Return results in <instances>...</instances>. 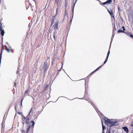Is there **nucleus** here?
Returning <instances> with one entry per match:
<instances>
[{"label":"nucleus","mask_w":133,"mask_h":133,"mask_svg":"<svg viewBox=\"0 0 133 133\" xmlns=\"http://www.w3.org/2000/svg\"><path fill=\"white\" fill-rule=\"evenodd\" d=\"M16 80L14 82V85L13 86L14 87L15 86V88L16 87Z\"/></svg>","instance_id":"obj_29"},{"label":"nucleus","mask_w":133,"mask_h":133,"mask_svg":"<svg viewBox=\"0 0 133 133\" xmlns=\"http://www.w3.org/2000/svg\"><path fill=\"white\" fill-rule=\"evenodd\" d=\"M29 92V90H27L25 91V95H24V96L23 97H24V96H25V97L26 96H27V95H28V94Z\"/></svg>","instance_id":"obj_11"},{"label":"nucleus","mask_w":133,"mask_h":133,"mask_svg":"<svg viewBox=\"0 0 133 133\" xmlns=\"http://www.w3.org/2000/svg\"><path fill=\"white\" fill-rule=\"evenodd\" d=\"M58 98H57V100H58Z\"/></svg>","instance_id":"obj_48"},{"label":"nucleus","mask_w":133,"mask_h":133,"mask_svg":"<svg viewBox=\"0 0 133 133\" xmlns=\"http://www.w3.org/2000/svg\"><path fill=\"white\" fill-rule=\"evenodd\" d=\"M2 127H3V125H2Z\"/></svg>","instance_id":"obj_51"},{"label":"nucleus","mask_w":133,"mask_h":133,"mask_svg":"<svg viewBox=\"0 0 133 133\" xmlns=\"http://www.w3.org/2000/svg\"><path fill=\"white\" fill-rule=\"evenodd\" d=\"M23 117H24V120H25L26 118V119L27 118V117H25L24 116H23Z\"/></svg>","instance_id":"obj_37"},{"label":"nucleus","mask_w":133,"mask_h":133,"mask_svg":"<svg viewBox=\"0 0 133 133\" xmlns=\"http://www.w3.org/2000/svg\"><path fill=\"white\" fill-rule=\"evenodd\" d=\"M122 28H123V31H125V27L124 26H123L122 27Z\"/></svg>","instance_id":"obj_31"},{"label":"nucleus","mask_w":133,"mask_h":133,"mask_svg":"<svg viewBox=\"0 0 133 133\" xmlns=\"http://www.w3.org/2000/svg\"><path fill=\"white\" fill-rule=\"evenodd\" d=\"M58 98H57V100H58Z\"/></svg>","instance_id":"obj_50"},{"label":"nucleus","mask_w":133,"mask_h":133,"mask_svg":"<svg viewBox=\"0 0 133 133\" xmlns=\"http://www.w3.org/2000/svg\"><path fill=\"white\" fill-rule=\"evenodd\" d=\"M106 133H110V130H109L108 129L107 130Z\"/></svg>","instance_id":"obj_28"},{"label":"nucleus","mask_w":133,"mask_h":133,"mask_svg":"<svg viewBox=\"0 0 133 133\" xmlns=\"http://www.w3.org/2000/svg\"><path fill=\"white\" fill-rule=\"evenodd\" d=\"M53 64H54V63H53V62H52V65H53Z\"/></svg>","instance_id":"obj_42"},{"label":"nucleus","mask_w":133,"mask_h":133,"mask_svg":"<svg viewBox=\"0 0 133 133\" xmlns=\"http://www.w3.org/2000/svg\"><path fill=\"white\" fill-rule=\"evenodd\" d=\"M54 18L53 19L52 18V20L51 21V26H52V25L53 24V23H54Z\"/></svg>","instance_id":"obj_23"},{"label":"nucleus","mask_w":133,"mask_h":133,"mask_svg":"<svg viewBox=\"0 0 133 133\" xmlns=\"http://www.w3.org/2000/svg\"><path fill=\"white\" fill-rule=\"evenodd\" d=\"M112 0H108L106 2L107 4H109L112 2Z\"/></svg>","instance_id":"obj_17"},{"label":"nucleus","mask_w":133,"mask_h":133,"mask_svg":"<svg viewBox=\"0 0 133 133\" xmlns=\"http://www.w3.org/2000/svg\"><path fill=\"white\" fill-rule=\"evenodd\" d=\"M32 109H31V110H30V112H29V114H28V116L29 115H30V113H31V112Z\"/></svg>","instance_id":"obj_34"},{"label":"nucleus","mask_w":133,"mask_h":133,"mask_svg":"<svg viewBox=\"0 0 133 133\" xmlns=\"http://www.w3.org/2000/svg\"><path fill=\"white\" fill-rule=\"evenodd\" d=\"M57 32L56 31H54V34H53V37L55 40H56V34H57Z\"/></svg>","instance_id":"obj_13"},{"label":"nucleus","mask_w":133,"mask_h":133,"mask_svg":"<svg viewBox=\"0 0 133 133\" xmlns=\"http://www.w3.org/2000/svg\"><path fill=\"white\" fill-rule=\"evenodd\" d=\"M31 123H32V125L31 126L30 125H29L25 131L23 129L22 133H28L30 128L31 129H33L35 123L33 121H32Z\"/></svg>","instance_id":"obj_2"},{"label":"nucleus","mask_w":133,"mask_h":133,"mask_svg":"<svg viewBox=\"0 0 133 133\" xmlns=\"http://www.w3.org/2000/svg\"><path fill=\"white\" fill-rule=\"evenodd\" d=\"M102 133H104V132H102Z\"/></svg>","instance_id":"obj_47"},{"label":"nucleus","mask_w":133,"mask_h":133,"mask_svg":"<svg viewBox=\"0 0 133 133\" xmlns=\"http://www.w3.org/2000/svg\"><path fill=\"white\" fill-rule=\"evenodd\" d=\"M94 72V71L93 72H92L90 74V75H91L93 73H94V72Z\"/></svg>","instance_id":"obj_39"},{"label":"nucleus","mask_w":133,"mask_h":133,"mask_svg":"<svg viewBox=\"0 0 133 133\" xmlns=\"http://www.w3.org/2000/svg\"><path fill=\"white\" fill-rule=\"evenodd\" d=\"M128 36H130L131 37V36L130 35H132L131 34V33L130 32H125V33Z\"/></svg>","instance_id":"obj_24"},{"label":"nucleus","mask_w":133,"mask_h":133,"mask_svg":"<svg viewBox=\"0 0 133 133\" xmlns=\"http://www.w3.org/2000/svg\"><path fill=\"white\" fill-rule=\"evenodd\" d=\"M2 42L3 40V36H2Z\"/></svg>","instance_id":"obj_41"},{"label":"nucleus","mask_w":133,"mask_h":133,"mask_svg":"<svg viewBox=\"0 0 133 133\" xmlns=\"http://www.w3.org/2000/svg\"><path fill=\"white\" fill-rule=\"evenodd\" d=\"M114 35H115V33H113L112 36L111 38V42H110V46L111 44V42H112V39L114 37Z\"/></svg>","instance_id":"obj_15"},{"label":"nucleus","mask_w":133,"mask_h":133,"mask_svg":"<svg viewBox=\"0 0 133 133\" xmlns=\"http://www.w3.org/2000/svg\"><path fill=\"white\" fill-rule=\"evenodd\" d=\"M115 0H114V2H115Z\"/></svg>","instance_id":"obj_46"},{"label":"nucleus","mask_w":133,"mask_h":133,"mask_svg":"<svg viewBox=\"0 0 133 133\" xmlns=\"http://www.w3.org/2000/svg\"><path fill=\"white\" fill-rule=\"evenodd\" d=\"M5 50L8 52H9L10 50H11V47H10V46H9V49L8 48V47L6 46L5 45Z\"/></svg>","instance_id":"obj_9"},{"label":"nucleus","mask_w":133,"mask_h":133,"mask_svg":"<svg viewBox=\"0 0 133 133\" xmlns=\"http://www.w3.org/2000/svg\"><path fill=\"white\" fill-rule=\"evenodd\" d=\"M110 15L111 16L112 18H113L114 19H115L114 14L112 12L111 13Z\"/></svg>","instance_id":"obj_18"},{"label":"nucleus","mask_w":133,"mask_h":133,"mask_svg":"<svg viewBox=\"0 0 133 133\" xmlns=\"http://www.w3.org/2000/svg\"><path fill=\"white\" fill-rule=\"evenodd\" d=\"M77 1V0H76L75 2V3L74 4V5H73V6L72 8V13H73V15H74V6H75V4Z\"/></svg>","instance_id":"obj_14"},{"label":"nucleus","mask_w":133,"mask_h":133,"mask_svg":"<svg viewBox=\"0 0 133 133\" xmlns=\"http://www.w3.org/2000/svg\"><path fill=\"white\" fill-rule=\"evenodd\" d=\"M17 113L19 114V115H21V112H17Z\"/></svg>","instance_id":"obj_38"},{"label":"nucleus","mask_w":133,"mask_h":133,"mask_svg":"<svg viewBox=\"0 0 133 133\" xmlns=\"http://www.w3.org/2000/svg\"><path fill=\"white\" fill-rule=\"evenodd\" d=\"M29 118H27L26 119V120L25 121V122L26 123V124L28 125H29L30 124V123L29 122Z\"/></svg>","instance_id":"obj_10"},{"label":"nucleus","mask_w":133,"mask_h":133,"mask_svg":"<svg viewBox=\"0 0 133 133\" xmlns=\"http://www.w3.org/2000/svg\"><path fill=\"white\" fill-rule=\"evenodd\" d=\"M132 129H133V128H132Z\"/></svg>","instance_id":"obj_53"},{"label":"nucleus","mask_w":133,"mask_h":133,"mask_svg":"<svg viewBox=\"0 0 133 133\" xmlns=\"http://www.w3.org/2000/svg\"><path fill=\"white\" fill-rule=\"evenodd\" d=\"M16 74H17L18 75H19V74L20 73H19V71H17V72H16Z\"/></svg>","instance_id":"obj_33"},{"label":"nucleus","mask_w":133,"mask_h":133,"mask_svg":"<svg viewBox=\"0 0 133 133\" xmlns=\"http://www.w3.org/2000/svg\"><path fill=\"white\" fill-rule=\"evenodd\" d=\"M107 10L110 14L112 12V10L111 9H107Z\"/></svg>","instance_id":"obj_16"},{"label":"nucleus","mask_w":133,"mask_h":133,"mask_svg":"<svg viewBox=\"0 0 133 133\" xmlns=\"http://www.w3.org/2000/svg\"><path fill=\"white\" fill-rule=\"evenodd\" d=\"M3 27L1 23L0 25V31H1V34L2 36H4L5 33L4 30L3 29Z\"/></svg>","instance_id":"obj_6"},{"label":"nucleus","mask_w":133,"mask_h":133,"mask_svg":"<svg viewBox=\"0 0 133 133\" xmlns=\"http://www.w3.org/2000/svg\"><path fill=\"white\" fill-rule=\"evenodd\" d=\"M130 126L131 127H133V121L130 124Z\"/></svg>","instance_id":"obj_32"},{"label":"nucleus","mask_w":133,"mask_h":133,"mask_svg":"<svg viewBox=\"0 0 133 133\" xmlns=\"http://www.w3.org/2000/svg\"><path fill=\"white\" fill-rule=\"evenodd\" d=\"M67 1L66 0H65V6L66 7V6H67Z\"/></svg>","instance_id":"obj_30"},{"label":"nucleus","mask_w":133,"mask_h":133,"mask_svg":"<svg viewBox=\"0 0 133 133\" xmlns=\"http://www.w3.org/2000/svg\"><path fill=\"white\" fill-rule=\"evenodd\" d=\"M116 28L115 27V25L114 24V28H113V33H115V32L116 31Z\"/></svg>","instance_id":"obj_20"},{"label":"nucleus","mask_w":133,"mask_h":133,"mask_svg":"<svg viewBox=\"0 0 133 133\" xmlns=\"http://www.w3.org/2000/svg\"><path fill=\"white\" fill-rule=\"evenodd\" d=\"M108 58L106 57V58L105 59V60L104 63V64H105L106 62H107V61L108 59Z\"/></svg>","instance_id":"obj_27"},{"label":"nucleus","mask_w":133,"mask_h":133,"mask_svg":"<svg viewBox=\"0 0 133 133\" xmlns=\"http://www.w3.org/2000/svg\"><path fill=\"white\" fill-rule=\"evenodd\" d=\"M62 66H63V64H62V66L61 68L62 67Z\"/></svg>","instance_id":"obj_44"},{"label":"nucleus","mask_w":133,"mask_h":133,"mask_svg":"<svg viewBox=\"0 0 133 133\" xmlns=\"http://www.w3.org/2000/svg\"><path fill=\"white\" fill-rule=\"evenodd\" d=\"M103 65V64L102 65H101L100 66H99V67H98V68H97V69H96L94 71V72H96V71H97L98 70V69H100L101 67Z\"/></svg>","instance_id":"obj_19"},{"label":"nucleus","mask_w":133,"mask_h":133,"mask_svg":"<svg viewBox=\"0 0 133 133\" xmlns=\"http://www.w3.org/2000/svg\"><path fill=\"white\" fill-rule=\"evenodd\" d=\"M58 98H57V100H58Z\"/></svg>","instance_id":"obj_49"},{"label":"nucleus","mask_w":133,"mask_h":133,"mask_svg":"<svg viewBox=\"0 0 133 133\" xmlns=\"http://www.w3.org/2000/svg\"><path fill=\"white\" fill-rule=\"evenodd\" d=\"M118 33H120L121 32H123V33H125V32H124V31H123L121 30H119L118 31Z\"/></svg>","instance_id":"obj_21"},{"label":"nucleus","mask_w":133,"mask_h":133,"mask_svg":"<svg viewBox=\"0 0 133 133\" xmlns=\"http://www.w3.org/2000/svg\"><path fill=\"white\" fill-rule=\"evenodd\" d=\"M102 4L103 5H105L106 4H107L106 3V2H104V3H102Z\"/></svg>","instance_id":"obj_36"},{"label":"nucleus","mask_w":133,"mask_h":133,"mask_svg":"<svg viewBox=\"0 0 133 133\" xmlns=\"http://www.w3.org/2000/svg\"><path fill=\"white\" fill-rule=\"evenodd\" d=\"M104 117L105 118H104V120L105 124L109 126L110 127L118 125L119 124L117 122L111 121L110 119L106 118L105 117Z\"/></svg>","instance_id":"obj_1"},{"label":"nucleus","mask_w":133,"mask_h":133,"mask_svg":"<svg viewBox=\"0 0 133 133\" xmlns=\"http://www.w3.org/2000/svg\"><path fill=\"white\" fill-rule=\"evenodd\" d=\"M118 13H119V15H120V14L119 12L121 11V10L119 7V6H118Z\"/></svg>","instance_id":"obj_26"},{"label":"nucleus","mask_w":133,"mask_h":133,"mask_svg":"<svg viewBox=\"0 0 133 133\" xmlns=\"http://www.w3.org/2000/svg\"><path fill=\"white\" fill-rule=\"evenodd\" d=\"M49 67V66L47 63V61L44 62V64L42 66V68L44 72L48 70Z\"/></svg>","instance_id":"obj_3"},{"label":"nucleus","mask_w":133,"mask_h":133,"mask_svg":"<svg viewBox=\"0 0 133 133\" xmlns=\"http://www.w3.org/2000/svg\"><path fill=\"white\" fill-rule=\"evenodd\" d=\"M87 100L89 103H91V104L93 106V107L96 110V112H97L99 114V113L101 114V112L99 111V110L97 109L96 107H95V105L93 103V102H92L89 99H86Z\"/></svg>","instance_id":"obj_4"},{"label":"nucleus","mask_w":133,"mask_h":133,"mask_svg":"<svg viewBox=\"0 0 133 133\" xmlns=\"http://www.w3.org/2000/svg\"><path fill=\"white\" fill-rule=\"evenodd\" d=\"M25 97V96H24V97H23L22 98V99H21V106L22 105V102L23 101Z\"/></svg>","instance_id":"obj_22"},{"label":"nucleus","mask_w":133,"mask_h":133,"mask_svg":"<svg viewBox=\"0 0 133 133\" xmlns=\"http://www.w3.org/2000/svg\"><path fill=\"white\" fill-rule=\"evenodd\" d=\"M48 59H49V57H48Z\"/></svg>","instance_id":"obj_45"},{"label":"nucleus","mask_w":133,"mask_h":133,"mask_svg":"<svg viewBox=\"0 0 133 133\" xmlns=\"http://www.w3.org/2000/svg\"><path fill=\"white\" fill-rule=\"evenodd\" d=\"M15 109L16 110V107H15Z\"/></svg>","instance_id":"obj_43"},{"label":"nucleus","mask_w":133,"mask_h":133,"mask_svg":"<svg viewBox=\"0 0 133 133\" xmlns=\"http://www.w3.org/2000/svg\"><path fill=\"white\" fill-rule=\"evenodd\" d=\"M72 18L71 19V20H70V23L71 22H72Z\"/></svg>","instance_id":"obj_40"},{"label":"nucleus","mask_w":133,"mask_h":133,"mask_svg":"<svg viewBox=\"0 0 133 133\" xmlns=\"http://www.w3.org/2000/svg\"><path fill=\"white\" fill-rule=\"evenodd\" d=\"M102 132H104V130L105 129V126L103 125V122L102 121Z\"/></svg>","instance_id":"obj_12"},{"label":"nucleus","mask_w":133,"mask_h":133,"mask_svg":"<svg viewBox=\"0 0 133 133\" xmlns=\"http://www.w3.org/2000/svg\"><path fill=\"white\" fill-rule=\"evenodd\" d=\"M59 23V21L57 20L55 23L54 25L53 26V27L54 28V31H56L57 32L58 31V25Z\"/></svg>","instance_id":"obj_5"},{"label":"nucleus","mask_w":133,"mask_h":133,"mask_svg":"<svg viewBox=\"0 0 133 133\" xmlns=\"http://www.w3.org/2000/svg\"><path fill=\"white\" fill-rule=\"evenodd\" d=\"M109 49H110V48H109V51H108V52L107 53V57H107L108 58V57H109V56L110 53V51H109Z\"/></svg>","instance_id":"obj_25"},{"label":"nucleus","mask_w":133,"mask_h":133,"mask_svg":"<svg viewBox=\"0 0 133 133\" xmlns=\"http://www.w3.org/2000/svg\"><path fill=\"white\" fill-rule=\"evenodd\" d=\"M57 5V8L56 9V13L55 15V16H56V15H57L59 13V12L58 11L59 10V9L60 6L59 4H56Z\"/></svg>","instance_id":"obj_7"},{"label":"nucleus","mask_w":133,"mask_h":133,"mask_svg":"<svg viewBox=\"0 0 133 133\" xmlns=\"http://www.w3.org/2000/svg\"><path fill=\"white\" fill-rule=\"evenodd\" d=\"M131 38L133 39V35H130Z\"/></svg>","instance_id":"obj_35"},{"label":"nucleus","mask_w":133,"mask_h":133,"mask_svg":"<svg viewBox=\"0 0 133 133\" xmlns=\"http://www.w3.org/2000/svg\"><path fill=\"white\" fill-rule=\"evenodd\" d=\"M122 129L125 131L127 133L129 132V130L128 128L127 127H122Z\"/></svg>","instance_id":"obj_8"},{"label":"nucleus","mask_w":133,"mask_h":133,"mask_svg":"<svg viewBox=\"0 0 133 133\" xmlns=\"http://www.w3.org/2000/svg\"><path fill=\"white\" fill-rule=\"evenodd\" d=\"M132 133H133V132H132Z\"/></svg>","instance_id":"obj_52"}]
</instances>
